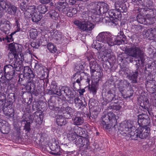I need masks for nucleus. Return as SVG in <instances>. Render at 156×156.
I'll list each match as a JSON object with an SVG mask.
<instances>
[{"instance_id":"nucleus-19","label":"nucleus","mask_w":156,"mask_h":156,"mask_svg":"<svg viewBox=\"0 0 156 156\" xmlns=\"http://www.w3.org/2000/svg\"><path fill=\"white\" fill-rule=\"evenodd\" d=\"M138 71H136L135 72L130 73L128 75L127 77L130 80H131V82L133 83L137 82V77Z\"/></svg>"},{"instance_id":"nucleus-6","label":"nucleus","mask_w":156,"mask_h":156,"mask_svg":"<svg viewBox=\"0 0 156 156\" xmlns=\"http://www.w3.org/2000/svg\"><path fill=\"white\" fill-rule=\"evenodd\" d=\"M74 23L83 31H91L94 27V24L90 22H81L76 20L74 22Z\"/></svg>"},{"instance_id":"nucleus-44","label":"nucleus","mask_w":156,"mask_h":156,"mask_svg":"<svg viewBox=\"0 0 156 156\" xmlns=\"http://www.w3.org/2000/svg\"><path fill=\"white\" fill-rule=\"evenodd\" d=\"M27 7L26 2L25 1L23 0L22 2L20 3V9L23 10H24Z\"/></svg>"},{"instance_id":"nucleus-47","label":"nucleus","mask_w":156,"mask_h":156,"mask_svg":"<svg viewBox=\"0 0 156 156\" xmlns=\"http://www.w3.org/2000/svg\"><path fill=\"white\" fill-rule=\"evenodd\" d=\"M140 106L145 109H148L149 104L148 103H140Z\"/></svg>"},{"instance_id":"nucleus-60","label":"nucleus","mask_w":156,"mask_h":156,"mask_svg":"<svg viewBox=\"0 0 156 156\" xmlns=\"http://www.w3.org/2000/svg\"><path fill=\"white\" fill-rule=\"evenodd\" d=\"M2 41V38L0 37V41Z\"/></svg>"},{"instance_id":"nucleus-40","label":"nucleus","mask_w":156,"mask_h":156,"mask_svg":"<svg viewBox=\"0 0 156 156\" xmlns=\"http://www.w3.org/2000/svg\"><path fill=\"white\" fill-rule=\"evenodd\" d=\"M14 47L15 48V50L16 53L17 52L21 51L23 48L21 45L17 43H14Z\"/></svg>"},{"instance_id":"nucleus-9","label":"nucleus","mask_w":156,"mask_h":156,"mask_svg":"<svg viewBox=\"0 0 156 156\" xmlns=\"http://www.w3.org/2000/svg\"><path fill=\"white\" fill-rule=\"evenodd\" d=\"M48 93L50 95L56 94L60 96L61 94V90L58 87L56 82L53 81L51 83L50 89L48 90Z\"/></svg>"},{"instance_id":"nucleus-62","label":"nucleus","mask_w":156,"mask_h":156,"mask_svg":"<svg viewBox=\"0 0 156 156\" xmlns=\"http://www.w3.org/2000/svg\"><path fill=\"white\" fill-rule=\"evenodd\" d=\"M84 91H85L84 90H82V92H84Z\"/></svg>"},{"instance_id":"nucleus-34","label":"nucleus","mask_w":156,"mask_h":156,"mask_svg":"<svg viewBox=\"0 0 156 156\" xmlns=\"http://www.w3.org/2000/svg\"><path fill=\"white\" fill-rule=\"evenodd\" d=\"M38 9L40 13L44 14L47 11V8L45 5H40L38 7Z\"/></svg>"},{"instance_id":"nucleus-64","label":"nucleus","mask_w":156,"mask_h":156,"mask_svg":"<svg viewBox=\"0 0 156 156\" xmlns=\"http://www.w3.org/2000/svg\"><path fill=\"white\" fill-rule=\"evenodd\" d=\"M17 22H18L17 20V21H16V23H17Z\"/></svg>"},{"instance_id":"nucleus-32","label":"nucleus","mask_w":156,"mask_h":156,"mask_svg":"<svg viewBox=\"0 0 156 156\" xmlns=\"http://www.w3.org/2000/svg\"><path fill=\"white\" fill-rule=\"evenodd\" d=\"M107 117H109L110 119V121H111L112 123H115L116 122V116L112 112H110L107 114Z\"/></svg>"},{"instance_id":"nucleus-46","label":"nucleus","mask_w":156,"mask_h":156,"mask_svg":"<svg viewBox=\"0 0 156 156\" xmlns=\"http://www.w3.org/2000/svg\"><path fill=\"white\" fill-rule=\"evenodd\" d=\"M41 115H39V117H37V119L36 121V122L39 125H41L42 124L43 121V119L41 118Z\"/></svg>"},{"instance_id":"nucleus-35","label":"nucleus","mask_w":156,"mask_h":156,"mask_svg":"<svg viewBox=\"0 0 156 156\" xmlns=\"http://www.w3.org/2000/svg\"><path fill=\"white\" fill-rule=\"evenodd\" d=\"M108 115V114L103 116L102 118V124L103 125H106L107 123H108L110 122V119H109V117H107V116Z\"/></svg>"},{"instance_id":"nucleus-17","label":"nucleus","mask_w":156,"mask_h":156,"mask_svg":"<svg viewBox=\"0 0 156 156\" xmlns=\"http://www.w3.org/2000/svg\"><path fill=\"white\" fill-rule=\"evenodd\" d=\"M67 129L69 131L67 135L69 139L71 141H73L76 138V134L75 133L74 130L73 131V129L71 126H68Z\"/></svg>"},{"instance_id":"nucleus-8","label":"nucleus","mask_w":156,"mask_h":156,"mask_svg":"<svg viewBox=\"0 0 156 156\" xmlns=\"http://www.w3.org/2000/svg\"><path fill=\"white\" fill-rule=\"evenodd\" d=\"M109 9L108 5L104 2H101L98 3L95 6L94 10L96 14L99 15L104 14L107 12Z\"/></svg>"},{"instance_id":"nucleus-16","label":"nucleus","mask_w":156,"mask_h":156,"mask_svg":"<svg viewBox=\"0 0 156 156\" xmlns=\"http://www.w3.org/2000/svg\"><path fill=\"white\" fill-rule=\"evenodd\" d=\"M56 122L58 126H62L65 125L67 123L66 118L62 115L57 116Z\"/></svg>"},{"instance_id":"nucleus-28","label":"nucleus","mask_w":156,"mask_h":156,"mask_svg":"<svg viewBox=\"0 0 156 156\" xmlns=\"http://www.w3.org/2000/svg\"><path fill=\"white\" fill-rule=\"evenodd\" d=\"M4 71L5 73L11 72L14 73V69L12 66L10 65H6L4 68Z\"/></svg>"},{"instance_id":"nucleus-45","label":"nucleus","mask_w":156,"mask_h":156,"mask_svg":"<svg viewBox=\"0 0 156 156\" xmlns=\"http://www.w3.org/2000/svg\"><path fill=\"white\" fill-rule=\"evenodd\" d=\"M41 65L37 61H36V62H35L34 68L36 70H37L41 69Z\"/></svg>"},{"instance_id":"nucleus-52","label":"nucleus","mask_w":156,"mask_h":156,"mask_svg":"<svg viewBox=\"0 0 156 156\" xmlns=\"http://www.w3.org/2000/svg\"><path fill=\"white\" fill-rule=\"evenodd\" d=\"M130 91H128V92H127V97H130L131 96H132L133 95V93L132 91H131V92L130 93V94L129 95L128 93L130 92Z\"/></svg>"},{"instance_id":"nucleus-15","label":"nucleus","mask_w":156,"mask_h":156,"mask_svg":"<svg viewBox=\"0 0 156 156\" xmlns=\"http://www.w3.org/2000/svg\"><path fill=\"white\" fill-rule=\"evenodd\" d=\"M108 14L110 17L115 19H118L120 17V12L115 9L110 10Z\"/></svg>"},{"instance_id":"nucleus-58","label":"nucleus","mask_w":156,"mask_h":156,"mask_svg":"<svg viewBox=\"0 0 156 156\" xmlns=\"http://www.w3.org/2000/svg\"><path fill=\"white\" fill-rule=\"evenodd\" d=\"M109 124H108V125L106 126V129H109L110 128V127L109 126Z\"/></svg>"},{"instance_id":"nucleus-57","label":"nucleus","mask_w":156,"mask_h":156,"mask_svg":"<svg viewBox=\"0 0 156 156\" xmlns=\"http://www.w3.org/2000/svg\"><path fill=\"white\" fill-rule=\"evenodd\" d=\"M21 121L22 122H26V123H27V122H28V120H26V119H23L22 120H21Z\"/></svg>"},{"instance_id":"nucleus-43","label":"nucleus","mask_w":156,"mask_h":156,"mask_svg":"<svg viewBox=\"0 0 156 156\" xmlns=\"http://www.w3.org/2000/svg\"><path fill=\"white\" fill-rule=\"evenodd\" d=\"M5 76V78L7 80H11L13 77L15 73L11 72V73H6Z\"/></svg>"},{"instance_id":"nucleus-51","label":"nucleus","mask_w":156,"mask_h":156,"mask_svg":"<svg viewBox=\"0 0 156 156\" xmlns=\"http://www.w3.org/2000/svg\"><path fill=\"white\" fill-rule=\"evenodd\" d=\"M83 143V147L84 145L86 146V147H87V146L89 145V140L88 139V142H86L85 141H83L82 142Z\"/></svg>"},{"instance_id":"nucleus-55","label":"nucleus","mask_w":156,"mask_h":156,"mask_svg":"<svg viewBox=\"0 0 156 156\" xmlns=\"http://www.w3.org/2000/svg\"><path fill=\"white\" fill-rule=\"evenodd\" d=\"M112 108L114 109H116V110H118L119 109L120 107L119 106H114Z\"/></svg>"},{"instance_id":"nucleus-13","label":"nucleus","mask_w":156,"mask_h":156,"mask_svg":"<svg viewBox=\"0 0 156 156\" xmlns=\"http://www.w3.org/2000/svg\"><path fill=\"white\" fill-rule=\"evenodd\" d=\"M67 6L66 0H59L56 5V7L60 12H64L67 10Z\"/></svg>"},{"instance_id":"nucleus-20","label":"nucleus","mask_w":156,"mask_h":156,"mask_svg":"<svg viewBox=\"0 0 156 156\" xmlns=\"http://www.w3.org/2000/svg\"><path fill=\"white\" fill-rule=\"evenodd\" d=\"M73 110L70 107H67L66 110L63 112V116L66 119H69L73 115Z\"/></svg>"},{"instance_id":"nucleus-42","label":"nucleus","mask_w":156,"mask_h":156,"mask_svg":"<svg viewBox=\"0 0 156 156\" xmlns=\"http://www.w3.org/2000/svg\"><path fill=\"white\" fill-rule=\"evenodd\" d=\"M116 38L120 39L122 42V40L123 38H124L125 37V35H124L123 31L121 30L119 33H118L117 36H115Z\"/></svg>"},{"instance_id":"nucleus-23","label":"nucleus","mask_w":156,"mask_h":156,"mask_svg":"<svg viewBox=\"0 0 156 156\" xmlns=\"http://www.w3.org/2000/svg\"><path fill=\"white\" fill-rule=\"evenodd\" d=\"M23 73L24 75H26V76H30L32 77H34V75L33 73L32 70L29 66L24 67Z\"/></svg>"},{"instance_id":"nucleus-36","label":"nucleus","mask_w":156,"mask_h":156,"mask_svg":"<svg viewBox=\"0 0 156 156\" xmlns=\"http://www.w3.org/2000/svg\"><path fill=\"white\" fill-rule=\"evenodd\" d=\"M73 130L76 134L77 136H81V135L83 134L82 131V129L79 127L76 126L73 129Z\"/></svg>"},{"instance_id":"nucleus-56","label":"nucleus","mask_w":156,"mask_h":156,"mask_svg":"<svg viewBox=\"0 0 156 156\" xmlns=\"http://www.w3.org/2000/svg\"><path fill=\"white\" fill-rule=\"evenodd\" d=\"M49 107L50 108V109H53V106H52L51 105H50V104H49Z\"/></svg>"},{"instance_id":"nucleus-49","label":"nucleus","mask_w":156,"mask_h":156,"mask_svg":"<svg viewBox=\"0 0 156 156\" xmlns=\"http://www.w3.org/2000/svg\"><path fill=\"white\" fill-rule=\"evenodd\" d=\"M52 1V0H42L41 2L43 4H47Z\"/></svg>"},{"instance_id":"nucleus-37","label":"nucleus","mask_w":156,"mask_h":156,"mask_svg":"<svg viewBox=\"0 0 156 156\" xmlns=\"http://www.w3.org/2000/svg\"><path fill=\"white\" fill-rule=\"evenodd\" d=\"M90 72L93 73L95 72L96 69V63H95L94 61H91L90 62Z\"/></svg>"},{"instance_id":"nucleus-53","label":"nucleus","mask_w":156,"mask_h":156,"mask_svg":"<svg viewBox=\"0 0 156 156\" xmlns=\"http://www.w3.org/2000/svg\"><path fill=\"white\" fill-rule=\"evenodd\" d=\"M58 35H59V36H58L57 37H56V36L55 37V38L56 40H59L61 39V36L60 34Z\"/></svg>"},{"instance_id":"nucleus-54","label":"nucleus","mask_w":156,"mask_h":156,"mask_svg":"<svg viewBox=\"0 0 156 156\" xmlns=\"http://www.w3.org/2000/svg\"><path fill=\"white\" fill-rule=\"evenodd\" d=\"M75 0H69V2L71 5L74 4L75 2Z\"/></svg>"},{"instance_id":"nucleus-10","label":"nucleus","mask_w":156,"mask_h":156,"mask_svg":"<svg viewBox=\"0 0 156 156\" xmlns=\"http://www.w3.org/2000/svg\"><path fill=\"white\" fill-rule=\"evenodd\" d=\"M63 91L66 95L69 96V100L68 102L72 103L73 102V99L75 98L74 91L72 89H70L68 87H62L61 88V91Z\"/></svg>"},{"instance_id":"nucleus-18","label":"nucleus","mask_w":156,"mask_h":156,"mask_svg":"<svg viewBox=\"0 0 156 156\" xmlns=\"http://www.w3.org/2000/svg\"><path fill=\"white\" fill-rule=\"evenodd\" d=\"M108 35L106 32L100 33L97 37L98 41L105 43L108 38Z\"/></svg>"},{"instance_id":"nucleus-24","label":"nucleus","mask_w":156,"mask_h":156,"mask_svg":"<svg viewBox=\"0 0 156 156\" xmlns=\"http://www.w3.org/2000/svg\"><path fill=\"white\" fill-rule=\"evenodd\" d=\"M13 68L17 71H20L23 69V66L21 62L19 61H16L12 65Z\"/></svg>"},{"instance_id":"nucleus-3","label":"nucleus","mask_w":156,"mask_h":156,"mask_svg":"<svg viewBox=\"0 0 156 156\" xmlns=\"http://www.w3.org/2000/svg\"><path fill=\"white\" fill-rule=\"evenodd\" d=\"M127 52L129 56L135 58H139L136 61L137 66L143 65V60L141 58L144 52L139 47L134 46L129 48L127 49Z\"/></svg>"},{"instance_id":"nucleus-27","label":"nucleus","mask_w":156,"mask_h":156,"mask_svg":"<svg viewBox=\"0 0 156 156\" xmlns=\"http://www.w3.org/2000/svg\"><path fill=\"white\" fill-rule=\"evenodd\" d=\"M52 151L50 153L55 156L59 155L60 154L59 146L58 145H56V147L54 148L53 147H51Z\"/></svg>"},{"instance_id":"nucleus-41","label":"nucleus","mask_w":156,"mask_h":156,"mask_svg":"<svg viewBox=\"0 0 156 156\" xmlns=\"http://www.w3.org/2000/svg\"><path fill=\"white\" fill-rule=\"evenodd\" d=\"M51 17L52 19L56 20L58 16V14L57 12L55 10L53 11L52 13L51 12L50 13Z\"/></svg>"},{"instance_id":"nucleus-21","label":"nucleus","mask_w":156,"mask_h":156,"mask_svg":"<svg viewBox=\"0 0 156 156\" xmlns=\"http://www.w3.org/2000/svg\"><path fill=\"white\" fill-rule=\"evenodd\" d=\"M74 124L76 125H80L83 122V118L80 116H76L73 117L72 118Z\"/></svg>"},{"instance_id":"nucleus-26","label":"nucleus","mask_w":156,"mask_h":156,"mask_svg":"<svg viewBox=\"0 0 156 156\" xmlns=\"http://www.w3.org/2000/svg\"><path fill=\"white\" fill-rule=\"evenodd\" d=\"M77 139H78L76 142V144L79 147H83V144L82 142L83 141H85L86 142H88V139L81 136H79L77 138Z\"/></svg>"},{"instance_id":"nucleus-14","label":"nucleus","mask_w":156,"mask_h":156,"mask_svg":"<svg viewBox=\"0 0 156 156\" xmlns=\"http://www.w3.org/2000/svg\"><path fill=\"white\" fill-rule=\"evenodd\" d=\"M83 74L80 72H76L74 74L72 78V80L73 82V84L74 86L76 83H77L79 85L80 84V81L83 79L82 75Z\"/></svg>"},{"instance_id":"nucleus-38","label":"nucleus","mask_w":156,"mask_h":156,"mask_svg":"<svg viewBox=\"0 0 156 156\" xmlns=\"http://www.w3.org/2000/svg\"><path fill=\"white\" fill-rule=\"evenodd\" d=\"M107 93L108 94L109 100L112 101L113 100L115 96V94L114 92L111 90H109L108 92Z\"/></svg>"},{"instance_id":"nucleus-2","label":"nucleus","mask_w":156,"mask_h":156,"mask_svg":"<svg viewBox=\"0 0 156 156\" xmlns=\"http://www.w3.org/2000/svg\"><path fill=\"white\" fill-rule=\"evenodd\" d=\"M152 2L148 1L146 3L144 8L141 9V11L148 12L149 13L145 16L139 14L137 16V21L139 23L146 25H151L153 24L155 22V17L156 15V10L150 8L152 7Z\"/></svg>"},{"instance_id":"nucleus-59","label":"nucleus","mask_w":156,"mask_h":156,"mask_svg":"<svg viewBox=\"0 0 156 156\" xmlns=\"http://www.w3.org/2000/svg\"><path fill=\"white\" fill-rule=\"evenodd\" d=\"M53 3H51L50 4L51 5H53Z\"/></svg>"},{"instance_id":"nucleus-12","label":"nucleus","mask_w":156,"mask_h":156,"mask_svg":"<svg viewBox=\"0 0 156 156\" xmlns=\"http://www.w3.org/2000/svg\"><path fill=\"white\" fill-rule=\"evenodd\" d=\"M10 23L8 21L2 20L0 22V29L5 34L9 33L8 32L10 29Z\"/></svg>"},{"instance_id":"nucleus-25","label":"nucleus","mask_w":156,"mask_h":156,"mask_svg":"<svg viewBox=\"0 0 156 156\" xmlns=\"http://www.w3.org/2000/svg\"><path fill=\"white\" fill-rule=\"evenodd\" d=\"M92 78L95 80L96 82H98L101 77V73L100 72L96 71L93 73H91Z\"/></svg>"},{"instance_id":"nucleus-11","label":"nucleus","mask_w":156,"mask_h":156,"mask_svg":"<svg viewBox=\"0 0 156 156\" xmlns=\"http://www.w3.org/2000/svg\"><path fill=\"white\" fill-rule=\"evenodd\" d=\"M105 43L109 46H112L115 45H120L122 44V41L120 39L116 38L115 36L112 37L108 35Z\"/></svg>"},{"instance_id":"nucleus-33","label":"nucleus","mask_w":156,"mask_h":156,"mask_svg":"<svg viewBox=\"0 0 156 156\" xmlns=\"http://www.w3.org/2000/svg\"><path fill=\"white\" fill-rule=\"evenodd\" d=\"M74 101L75 106L78 108H80L83 103L81 100L79 98L76 97L74 99Z\"/></svg>"},{"instance_id":"nucleus-61","label":"nucleus","mask_w":156,"mask_h":156,"mask_svg":"<svg viewBox=\"0 0 156 156\" xmlns=\"http://www.w3.org/2000/svg\"><path fill=\"white\" fill-rule=\"evenodd\" d=\"M94 48H97V47H96V45L95 46Z\"/></svg>"},{"instance_id":"nucleus-5","label":"nucleus","mask_w":156,"mask_h":156,"mask_svg":"<svg viewBox=\"0 0 156 156\" xmlns=\"http://www.w3.org/2000/svg\"><path fill=\"white\" fill-rule=\"evenodd\" d=\"M37 12L34 6H30L28 7L24 12V14L25 16L28 17H31L33 21L36 23L39 21L41 19L40 15Z\"/></svg>"},{"instance_id":"nucleus-63","label":"nucleus","mask_w":156,"mask_h":156,"mask_svg":"<svg viewBox=\"0 0 156 156\" xmlns=\"http://www.w3.org/2000/svg\"><path fill=\"white\" fill-rule=\"evenodd\" d=\"M128 85H130V83H128Z\"/></svg>"},{"instance_id":"nucleus-4","label":"nucleus","mask_w":156,"mask_h":156,"mask_svg":"<svg viewBox=\"0 0 156 156\" xmlns=\"http://www.w3.org/2000/svg\"><path fill=\"white\" fill-rule=\"evenodd\" d=\"M0 6L9 14L14 15L16 13L17 7L12 5L9 2L5 0H0Z\"/></svg>"},{"instance_id":"nucleus-7","label":"nucleus","mask_w":156,"mask_h":156,"mask_svg":"<svg viewBox=\"0 0 156 156\" xmlns=\"http://www.w3.org/2000/svg\"><path fill=\"white\" fill-rule=\"evenodd\" d=\"M14 43H11L9 44V53L8 56L10 58L12 59L13 58H15L17 60L19 59L21 61L23 60V55L22 54H18L16 55V52L15 48L14 47Z\"/></svg>"},{"instance_id":"nucleus-30","label":"nucleus","mask_w":156,"mask_h":156,"mask_svg":"<svg viewBox=\"0 0 156 156\" xmlns=\"http://www.w3.org/2000/svg\"><path fill=\"white\" fill-rule=\"evenodd\" d=\"M47 47L48 49L51 53H54L56 52L57 51V49L56 48L55 46L52 43H48L47 44Z\"/></svg>"},{"instance_id":"nucleus-39","label":"nucleus","mask_w":156,"mask_h":156,"mask_svg":"<svg viewBox=\"0 0 156 156\" xmlns=\"http://www.w3.org/2000/svg\"><path fill=\"white\" fill-rule=\"evenodd\" d=\"M14 34L12 33L11 34L8 35L5 37L3 38V41H7V42H10L13 41V39L12 37V35Z\"/></svg>"},{"instance_id":"nucleus-31","label":"nucleus","mask_w":156,"mask_h":156,"mask_svg":"<svg viewBox=\"0 0 156 156\" xmlns=\"http://www.w3.org/2000/svg\"><path fill=\"white\" fill-rule=\"evenodd\" d=\"M29 32L30 37L32 39L35 38L37 35V32L36 29L31 28Z\"/></svg>"},{"instance_id":"nucleus-50","label":"nucleus","mask_w":156,"mask_h":156,"mask_svg":"<svg viewBox=\"0 0 156 156\" xmlns=\"http://www.w3.org/2000/svg\"><path fill=\"white\" fill-rule=\"evenodd\" d=\"M90 90L94 94H95L96 92V89L94 87L92 86Z\"/></svg>"},{"instance_id":"nucleus-48","label":"nucleus","mask_w":156,"mask_h":156,"mask_svg":"<svg viewBox=\"0 0 156 156\" xmlns=\"http://www.w3.org/2000/svg\"><path fill=\"white\" fill-rule=\"evenodd\" d=\"M25 125L24 126L25 129L27 131H29L30 129V122H27L26 123H25Z\"/></svg>"},{"instance_id":"nucleus-1","label":"nucleus","mask_w":156,"mask_h":156,"mask_svg":"<svg viewBox=\"0 0 156 156\" xmlns=\"http://www.w3.org/2000/svg\"><path fill=\"white\" fill-rule=\"evenodd\" d=\"M133 122L130 120L124 121L119 129V132L124 136H130L132 139L136 140L138 138L144 139L150 134V129L146 126L142 127L140 126L135 130Z\"/></svg>"},{"instance_id":"nucleus-22","label":"nucleus","mask_w":156,"mask_h":156,"mask_svg":"<svg viewBox=\"0 0 156 156\" xmlns=\"http://www.w3.org/2000/svg\"><path fill=\"white\" fill-rule=\"evenodd\" d=\"M147 118V115L145 114H140L138 116V123L140 126L142 125L143 124H144L145 122L143 121L144 120H145Z\"/></svg>"},{"instance_id":"nucleus-29","label":"nucleus","mask_w":156,"mask_h":156,"mask_svg":"<svg viewBox=\"0 0 156 156\" xmlns=\"http://www.w3.org/2000/svg\"><path fill=\"white\" fill-rule=\"evenodd\" d=\"M77 12V11L75 8L70 7L68 10L67 13V15L69 17H72L73 15H75Z\"/></svg>"}]
</instances>
